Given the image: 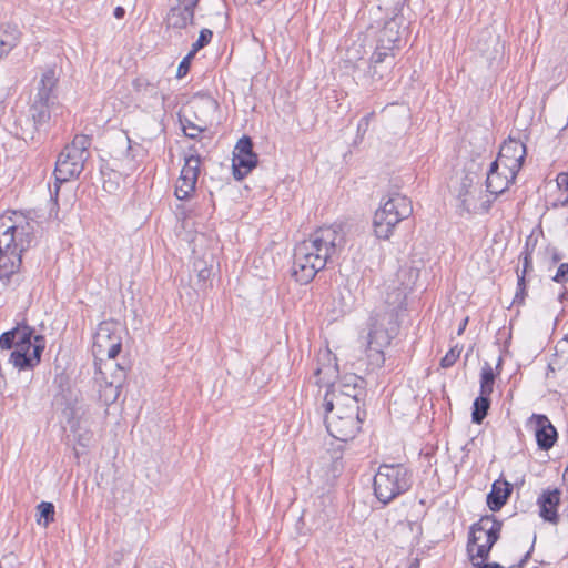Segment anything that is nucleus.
Segmentation results:
<instances>
[{
    "mask_svg": "<svg viewBox=\"0 0 568 568\" xmlns=\"http://www.w3.org/2000/svg\"><path fill=\"white\" fill-rule=\"evenodd\" d=\"M180 121L182 124L183 133L189 139H197L199 134L205 130L204 128L194 124L187 119H180Z\"/></svg>",
    "mask_w": 568,
    "mask_h": 568,
    "instance_id": "39",
    "label": "nucleus"
},
{
    "mask_svg": "<svg viewBox=\"0 0 568 568\" xmlns=\"http://www.w3.org/2000/svg\"><path fill=\"white\" fill-rule=\"evenodd\" d=\"M361 428H326L327 436L329 437L328 445L333 452L342 453L343 445L348 440L356 437Z\"/></svg>",
    "mask_w": 568,
    "mask_h": 568,
    "instance_id": "27",
    "label": "nucleus"
},
{
    "mask_svg": "<svg viewBox=\"0 0 568 568\" xmlns=\"http://www.w3.org/2000/svg\"><path fill=\"white\" fill-rule=\"evenodd\" d=\"M462 348L458 347V345L453 346L446 355L440 359V367L442 368H449L452 367L456 361L458 359L460 355Z\"/></svg>",
    "mask_w": 568,
    "mask_h": 568,
    "instance_id": "41",
    "label": "nucleus"
},
{
    "mask_svg": "<svg viewBox=\"0 0 568 568\" xmlns=\"http://www.w3.org/2000/svg\"><path fill=\"white\" fill-rule=\"evenodd\" d=\"M561 493L559 489H547L537 499L539 516L550 524H558V506L560 504Z\"/></svg>",
    "mask_w": 568,
    "mask_h": 568,
    "instance_id": "19",
    "label": "nucleus"
},
{
    "mask_svg": "<svg viewBox=\"0 0 568 568\" xmlns=\"http://www.w3.org/2000/svg\"><path fill=\"white\" fill-rule=\"evenodd\" d=\"M45 348V338L43 335H36L33 338L24 341L22 346H18L10 355V362L20 371L33 369L41 362L42 353Z\"/></svg>",
    "mask_w": 568,
    "mask_h": 568,
    "instance_id": "9",
    "label": "nucleus"
},
{
    "mask_svg": "<svg viewBox=\"0 0 568 568\" xmlns=\"http://www.w3.org/2000/svg\"><path fill=\"white\" fill-rule=\"evenodd\" d=\"M18 334V329H10L0 335V347L2 349L16 348L14 336Z\"/></svg>",
    "mask_w": 568,
    "mask_h": 568,
    "instance_id": "43",
    "label": "nucleus"
},
{
    "mask_svg": "<svg viewBox=\"0 0 568 568\" xmlns=\"http://www.w3.org/2000/svg\"><path fill=\"white\" fill-rule=\"evenodd\" d=\"M489 272H493V266L490 265V263L487 261V266L486 268L484 270V273H489Z\"/></svg>",
    "mask_w": 568,
    "mask_h": 568,
    "instance_id": "59",
    "label": "nucleus"
},
{
    "mask_svg": "<svg viewBox=\"0 0 568 568\" xmlns=\"http://www.w3.org/2000/svg\"><path fill=\"white\" fill-rule=\"evenodd\" d=\"M57 83L58 79L55 77L54 69H47L41 75L40 82L38 84V92L34 95L32 102L59 105L57 95L54 94Z\"/></svg>",
    "mask_w": 568,
    "mask_h": 568,
    "instance_id": "21",
    "label": "nucleus"
},
{
    "mask_svg": "<svg viewBox=\"0 0 568 568\" xmlns=\"http://www.w3.org/2000/svg\"><path fill=\"white\" fill-rule=\"evenodd\" d=\"M390 343L388 333L377 329H372L368 333V344L366 348L367 368L375 371L381 368L385 363V355L383 347Z\"/></svg>",
    "mask_w": 568,
    "mask_h": 568,
    "instance_id": "14",
    "label": "nucleus"
},
{
    "mask_svg": "<svg viewBox=\"0 0 568 568\" xmlns=\"http://www.w3.org/2000/svg\"><path fill=\"white\" fill-rule=\"evenodd\" d=\"M91 136L78 134L70 144L64 146V149L88 160L90 156L89 148L91 145Z\"/></svg>",
    "mask_w": 568,
    "mask_h": 568,
    "instance_id": "30",
    "label": "nucleus"
},
{
    "mask_svg": "<svg viewBox=\"0 0 568 568\" xmlns=\"http://www.w3.org/2000/svg\"><path fill=\"white\" fill-rule=\"evenodd\" d=\"M525 294H526L525 276L521 275L518 277L517 292H516L514 302L523 303Z\"/></svg>",
    "mask_w": 568,
    "mask_h": 568,
    "instance_id": "50",
    "label": "nucleus"
},
{
    "mask_svg": "<svg viewBox=\"0 0 568 568\" xmlns=\"http://www.w3.org/2000/svg\"><path fill=\"white\" fill-rule=\"evenodd\" d=\"M487 505L493 513H497V479L493 481L491 489L487 495Z\"/></svg>",
    "mask_w": 568,
    "mask_h": 568,
    "instance_id": "45",
    "label": "nucleus"
},
{
    "mask_svg": "<svg viewBox=\"0 0 568 568\" xmlns=\"http://www.w3.org/2000/svg\"><path fill=\"white\" fill-rule=\"evenodd\" d=\"M413 485V474L403 464H382L374 476V493L384 505L405 494Z\"/></svg>",
    "mask_w": 568,
    "mask_h": 568,
    "instance_id": "3",
    "label": "nucleus"
},
{
    "mask_svg": "<svg viewBox=\"0 0 568 568\" xmlns=\"http://www.w3.org/2000/svg\"><path fill=\"white\" fill-rule=\"evenodd\" d=\"M211 103H212L215 108L217 106V102H216V100H213V99H212V100H211Z\"/></svg>",
    "mask_w": 568,
    "mask_h": 568,
    "instance_id": "63",
    "label": "nucleus"
},
{
    "mask_svg": "<svg viewBox=\"0 0 568 568\" xmlns=\"http://www.w3.org/2000/svg\"><path fill=\"white\" fill-rule=\"evenodd\" d=\"M18 37L16 30L0 29V59L7 55L16 45Z\"/></svg>",
    "mask_w": 568,
    "mask_h": 568,
    "instance_id": "34",
    "label": "nucleus"
},
{
    "mask_svg": "<svg viewBox=\"0 0 568 568\" xmlns=\"http://www.w3.org/2000/svg\"><path fill=\"white\" fill-rule=\"evenodd\" d=\"M536 442L540 449H550L557 440V428H536Z\"/></svg>",
    "mask_w": 568,
    "mask_h": 568,
    "instance_id": "31",
    "label": "nucleus"
},
{
    "mask_svg": "<svg viewBox=\"0 0 568 568\" xmlns=\"http://www.w3.org/2000/svg\"><path fill=\"white\" fill-rule=\"evenodd\" d=\"M404 18L399 14H394L390 19L386 20L383 28L377 32L376 44L382 49H388L393 52L399 49L402 41L400 28Z\"/></svg>",
    "mask_w": 568,
    "mask_h": 568,
    "instance_id": "17",
    "label": "nucleus"
},
{
    "mask_svg": "<svg viewBox=\"0 0 568 568\" xmlns=\"http://www.w3.org/2000/svg\"><path fill=\"white\" fill-rule=\"evenodd\" d=\"M85 162L87 159L65 149L60 152L53 172L55 197L58 196L60 185L62 183L68 182L73 178H78L81 174Z\"/></svg>",
    "mask_w": 568,
    "mask_h": 568,
    "instance_id": "11",
    "label": "nucleus"
},
{
    "mask_svg": "<svg viewBox=\"0 0 568 568\" xmlns=\"http://www.w3.org/2000/svg\"><path fill=\"white\" fill-rule=\"evenodd\" d=\"M491 400L489 395L479 394L473 403L471 422L481 424L490 408Z\"/></svg>",
    "mask_w": 568,
    "mask_h": 568,
    "instance_id": "29",
    "label": "nucleus"
},
{
    "mask_svg": "<svg viewBox=\"0 0 568 568\" xmlns=\"http://www.w3.org/2000/svg\"><path fill=\"white\" fill-rule=\"evenodd\" d=\"M53 416L61 425L79 426L88 423L87 410L82 400L71 390H61L54 395L52 400Z\"/></svg>",
    "mask_w": 568,
    "mask_h": 568,
    "instance_id": "7",
    "label": "nucleus"
},
{
    "mask_svg": "<svg viewBox=\"0 0 568 568\" xmlns=\"http://www.w3.org/2000/svg\"><path fill=\"white\" fill-rule=\"evenodd\" d=\"M369 116H371V115H366V116H364L363 119H361V121H359V123H358V128H357V129H358V131H361V130H364V131H365V130L367 129V126H368V121H369Z\"/></svg>",
    "mask_w": 568,
    "mask_h": 568,
    "instance_id": "54",
    "label": "nucleus"
},
{
    "mask_svg": "<svg viewBox=\"0 0 568 568\" xmlns=\"http://www.w3.org/2000/svg\"><path fill=\"white\" fill-rule=\"evenodd\" d=\"M328 393L325 396V415H324V426H331L334 423V419L329 416V414L334 410L333 400L327 399Z\"/></svg>",
    "mask_w": 568,
    "mask_h": 568,
    "instance_id": "48",
    "label": "nucleus"
},
{
    "mask_svg": "<svg viewBox=\"0 0 568 568\" xmlns=\"http://www.w3.org/2000/svg\"><path fill=\"white\" fill-rule=\"evenodd\" d=\"M200 164L201 156L196 153L185 158V163L174 192L179 200H186L194 192L200 173Z\"/></svg>",
    "mask_w": 568,
    "mask_h": 568,
    "instance_id": "12",
    "label": "nucleus"
},
{
    "mask_svg": "<svg viewBox=\"0 0 568 568\" xmlns=\"http://www.w3.org/2000/svg\"><path fill=\"white\" fill-rule=\"evenodd\" d=\"M336 369L337 365L333 368L317 367L315 371V375L318 377L316 383L331 386L333 395L338 392L342 396L348 398V404H352L354 408H356L357 404H359L366 395V381L354 373H348L338 377L336 382L331 383V379L325 378V376L328 375L331 371L335 372Z\"/></svg>",
    "mask_w": 568,
    "mask_h": 568,
    "instance_id": "6",
    "label": "nucleus"
},
{
    "mask_svg": "<svg viewBox=\"0 0 568 568\" xmlns=\"http://www.w3.org/2000/svg\"><path fill=\"white\" fill-rule=\"evenodd\" d=\"M496 173H497V158L490 162L489 171H488L487 179H486L487 192H489L491 195H494V200L497 199V192H495L490 189L491 187L490 178Z\"/></svg>",
    "mask_w": 568,
    "mask_h": 568,
    "instance_id": "47",
    "label": "nucleus"
},
{
    "mask_svg": "<svg viewBox=\"0 0 568 568\" xmlns=\"http://www.w3.org/2000/svg\"><path fill=\"white\" fill-rule=\"evenodd\" d=\"M343 455L337 452L327 450L324 453L315 466V473L324 485L334 486L344 470Z\"/></svg>",
    "mask_w": 568,
    "mask_h": 568,
    "instance_id": "13",
    "label": "nucleus"
},
{
    "mask_svg": "<svg viewBox=\"0 0 568 568\" xmlns=\"http://www.w3.org/2000/svg\"><path fill=\"white\" fill-rule=\"evenodd\" d=\"M476 175L473 173H463L456 184L453 186V192L456 200L459 202L457 207L462 212L470 213L476 211L477 207L473 205L471 189L475 185Z\"/></svg>",
    "mask_w": 568,
    "mask_h": 568,
    "instance_id": "18",
    "label": "nucleus"
},
{
    "mask_svg": "<svg viewBox=\"0 0 568 568\" xmlns=\"http://www.w3.org/2000/svg\"><path fill=\"white\" fill-rule=\"evenodd\" d=\"M346 406L349 413L345 416L337 415L338 419L345 420V423H352L353 420H356L357 423L363 424L365 422L366 412L359 409V404H357L356 408H354L352 404H346Z\"/></svg>",
    "mask_w": 568,
    "mask_h": 568,
    "instance_id": "37",
    "label": "nucleus"
},
{
    "mask_svg": "<svg viewBox=\"0 0 568 568\" xmlns=\"http://www.w3.org/2000/svg\"><path fill=\"white\" fill-rule=\"evenodd\" d=\"M196 53H194L193 51H190L183 59L182 61L180 62L179 67H178V71H176V78L178 79H182L184 78L189 71H190V68H191V63H192V60L193 58L195 57Z\"/></svg>",
    "mask_w": 568,
    "mask_h": 568,
    "instance_id": "42",
    "label": "nucleus"
},
{
    "mask_svg": "<svg viewBox=\"0 0 568 568\" xmlns=\"http://www.w3.org/2000/svg\"><path fill=\"white\" fill-rule=\"evenodd\" d=\"M253 141L248 135H243L236 143L232 170L236 181H242L253 169L257 166L258 156L253 150Z\"/></svg>",
    "mask_w": 568,
    "mask_h": 568,
    "instance_id": "10",
    "label": "nucleus"
},
{
    "mask_svg": "<svg viewBox=\"0 0 568 568\" xmlns=\"http://www.w3.org/2000/svg\"><path fill=\"white\" fill-rule=\"evenodd\" d=\"M345 234L341 226H321L307 240L294 247L292 277L301 285L313 281L316 274L344 247Z\"/></svg>",
    "mask_w": 568,
    "mask_h": 568,
    "instance_id": "2",
    "label": "nucleus"
},
{
    "mask_svg": "<svg viewBox=\"0 0 568 568\" xmlns=\"http://www.w3.org/2000/svg\"><path fill=\"white\" fill-rule=\"evenodd\" d=\"M213 38V32L210 29H202L197 40L192 44L191 51L196 53L199 50L207 45Z\"/></svg>",
    "mask_w": 568,
    "mask_h": 568,
    "instance_id": "40",
    "label": "nucleus"
},
{
    "mask_svg": "<svg viewBox=\"0 0 568 568\" xmlns=\"http://www.w3.org/2000/svg\"><path fill=\"white\" fill-rule=\"evenodd\" d=\"M113 328L114 324L112 323L103 322L99 325L93 342V354L95 357L104 356V349L113 344V338H121Z\"/></svg>",
    "mask_w": 568,
    "mask_h": 568,
    "instance_id": "24",
    "label": "nucleus"
},
{
    "mask_svg": "<svg viewBox=\"0 0 568 568\" xmlns=\"http://www.w3.org/2000/svg\"><path fill=\"white\" fill-rule=\"evenodd\" d=\"M55 508L50 501H41L37 506V523L44 527L54 521Z\"/></svg>",
    "mask_w": 568,
    "mask_h": 568,
    "instance_id": "33",
    "label": "nucleus"
},
{
    "mask_svg": "<svg viewBox=\"0 0 568 568\" xmlns=\"http://www.w3.org/2000/svg\"><path fill=\"white\" fill-rule=\"evenodd\" d=\"M524 476L517 478L514 483H509L503 478V475L499 474V485L503 484L504 488L499 487V509L507 503L514 487H519L524 484Z\"/></svg>",
    "mask_w": 568,
    "mask_h": 568,
    "instance_id": "36",
    "label": "nucleus"
},
{
    "mask_svg": "<svg viewBox=\"0 0 568 568\" xmlns=\"http://www.w3.org/2000/svg\"><path fill=\"white\" fill-rule=\"evenodd\" d=\"M57 83L58 79L55 77L54 69H47L41 75L40 82L38 84V92L34 95L32 102L59 105L57 95L54 94Z\"/></svg>",
    "mask_w": 568,
    "mask_h": 568,
    "instance_id": "22",
    "label": "nucleus"
},
{
    "mask_svg": "<svg viewBox=\"0 0 568 568\" xmlns=\"http://www.w3.org/2000/svg\"><path fill=\"white\" fill-rule=\"evenodd\" d=\"M42 132H47V130L34 123L30 114L16 121V135L26 142L39 141Z\"/></svg>",
    "mask_w": 568,
    "mask_h": 568,
    "instance_id": "25",
    "label": "nucleus"
},
{
    "mask_svg": "<svg viewBox=\"0 0 568 568\" xmlns=\"http://www.w3.org/2000/svg\"><path fill=\"white\" fill-rule=\"evenodd\" d=\"M386 314L389 315V323L399 325V317L406 311V291L402 287H394L386 293Z\"/></svg>",
    "mask_w": 568,
    "mask_h": 568,
    "instance_id": "23",
    "label": "nucleus"
},
{
    "mask_svg": "<svg viewBox=\"0 0 568 568\" xmlns=\"http://www.w3.org/2000/svg\"><path fill=\"white\" fill-rule=\"evenodd\" d=\"M552 281L559 284H564L568 281V263H561L552 276Z\"/></svg>",
    "mask_w": 568,
    "mask_h": 568,
    "instance_id": "46",
    "label": "nucleus"
},
{
    "mask_svg": "<svg viewBox=\"0 0 568 568\" xmlns=\"http://www.w3.org/2000/svg\"><path fill=\"white\" fill-rule=\"evenodd\" d=\"M527 426H554L551 422L548 419L546 415L542 414H532L528 422Z\"/></svg>",
    "mask_w": 568,
    "mask_h": 568,
    "instance_id": "44",
    "label": "nucleus"
},
{
    "mask_svg": "<svg viewBox=\"0 0 568 568\" xmlns=\"http://www.w3.org/2000/svg\"><path fill=\"white\" fill-rule=\"evenodd\" d=\"M211 274H212L211 268L203 267V268L197 270V277L200 281H202L204 283L210 278Z\"/></svg>",
    "mask_w": 568,
    "mask_h": 568,
    "instance_id": "52",
    "label": "nucleus"
},
{
    "mask_svg": "<svg viewBox=\"0 0 568 568\" xmlns=\"http://www.w3.org/2000/svg\"><path fill=\"white\" fill-rule=\"evenodd\" d=\"M99 372L103 375L104 385H101L99 398L104 405L113 404L121 392L122 385L126 378L125 368L121 364H116V369L111 373L110 379L106 378V372L99 366Z\"/></svg>",
    "mask_w": 568,
    "mask_h": 568,
    "instance_id": "15",
    "label": "nucleus"
},
{
    "mask_svg": "<svg viewBox=\"0 0 568 568\" xmlns=\"http://www.w3.org/2000/svg\"><path fill=\"white\" fill-rule=\"evenodd\" d=\"M561 260V254L557 251H554L551 255V261L554 264H557Z\"/></svg>",
    "mask_w": 568,
    "mask_h": 568,
    "instance_id": "58",
    "label": "nucleus"
},
{
    "mask_svg": "<svg viewBox=\"0 0 568 568\" xmlns=\"http://www.w3.org/2000/svg\"><path fill=\"white\" fill-rule=\"evenodd\" d=\"M497 542V518L495 515L483 516L469 530L467 555L469 560L489 557Z\"/></svg>",
    "mask_w": 568,
    "mask_h": 568,
    "instance_id": "5",
    "label": "nucleus"
},
{
    "mask_svg": "<svg viewBox=\"0 0 568 568\" xmlns=\"http://www.w3.org/2000/svg\"><path fill=\"white\" fill-rule=\"evenodd\" d=\"M72 434H68L67 437L75 442L74 452L79 456L83 454L93 442V433L90 428H71Z\"/></svg>",
    "mask_w": 568,
    "mask_h": 568,
    "instance_id": "28",
    "label": "nucleus"
},
{
    "mask_svg": "<svg viewBox=\"0 0 568 568\" xmlns=\"http://www.w3.org/2000/svg\"><path fill=\"white\" fill-rule=\"evenodd\" d=\"M496 374L488 362H485L480 371V394L489 395L493 393Z\"/></svg>",
    "mask_w": 568,
    "mask_h": 568,
    "instance_id": "32",
    "label": "nucleus"
},
{
    "mask_svg": "<svg viewBox=\"0 0 568 568\" xmlns=\"http://www.w3.org/2000/svg\"><path fill=\"white\" fill-rule=\"evenodd\" d=\"M125 139H126V142H128V148H126V150H128V152H130V151H131V149H132V146H131V140H130V138H129L128 135H125Z\"/></svg>",
    "mask_w": 568,
    "mask_h": 568,
    "instance_id": "60",
    "label": "nucleus"
},
{
    "mask_svg": "<svg viewBox=\"0 0 568 568\" xmlns=\"http://www.w3.org/2000/svg\"><path fill=\"white\" fill-rule=\"evenodd\" d=\"M58 109L59 105L31 102L29 114L31 115V119L34 121V123L43 126L48 131L50 128L52 114L55 113Z\"/></svg>",
    "mask_w": 568,
    "mask_h": 568,
    "instance_id": "26",
    "label": "nucleus"
},
{
    "mask_svg": "<svg viewBox=\"0 0 568 568\" xmlns=\"http://www.w3.org/2000/svg\"><path fill=\"white\" fill-rule=\"evenodd\" d=\"M122 349V338H113V344H111L106 349H104V355L108 357V362L104 363V368L114 372L116 369L115 358L120 354Z\"/></svg>",
    "mask_w": 568,
    "mask_h": 568,
    "instance_id": "35",
    "label": "nucleus"
},
{
    "mask_svg": "<svg viewBox=\"0 0 568 568\" xmlns=\"http://www.w3.org/2000/svg\"><path fill=\"white\" fill-rule=\"evenodd\" d=\"M395 52L388 49H382L376 44L375 50L369 59L368 74L373 80H381L386 71L394 65Z\"/></svg>",
    "mask_w": 568,
    "mask_h": 568,
    "instance_id": "20",
    "label": "nucleus"
},
{
    "mask_svg": "<svg viewBox=\"0 0 568 568\" xmlns=\"http://www.w3.org/2000/svg\"><path fill=\"white\" fill-rule=\"evenodd\" d=\"M113 16L116 18V19H122L124 16H125V9L121 6H118L115 9H114V12H113Z\"/></svg>",
    "mask_w": 568,
    "mask_h": 568,
    "instance_id": "53",
    "label": "nucleus"
},
{
    "mask_svg": "<svg viewBox=\"0 0 568 568\" xmlns=\"http://www.w3.org/2000/svg\"><path fill=\"white\" fill-rule=\"evenodd\" d=\"M38 222L19 211L0 216V282L3 286L18 283L22 256L38 243Z\"/></svg>",
    "mask_w": 568,
    "mask_h": 568,
    "instance_id": "1",
    "label": "nucleus"
},
{
    "mask_svg": "<svg viewBox=\"0 0 568 568\" xmlns=\"http://www.w3.org/2000/svg\"><path fill=\"white\" fill-rule=\"evenodd\" d=\"M474 440H475V439H474V438H471V439H470V442H469V443H467V444H465L464 446H462V448H463V449H467V446H468L469 444H474Z\"/></svg>",
    "mask_w": 568,
    "mask_h": 568,
    "instance_id": "61",
    "label": "nucleus"
},
{
    "mask_svg": "<svg viewBox=\"0 0 568 568\" xmlns=\"http://www.w3.org/2000/svg\"><path fill=\"white\" fill-rule=\"evenodd\" d=\"M489 557L477 558V560H469L473 568H497V561H488Z\"/></svg>",
    "mask_w": 568,
    "mask_h": 568,
    "instance_id": "49",
    "label": "nucleus"
},
{
    "mask_svg": "<svg viewBox=\"0 0 568 568\" xmlns=\"http://www.w3.org/2000/svg\"><path fill=\"white\" fill-rule=\"evenodd\" d=\"M477 258L483 260L484 258L483 254H477Z\"/></svg>",
    "mask_w": 568,
    "mask_h": 568,
    "instance_id": "64",
    "label": "nucleus"
},
{
    "mask_svg": "<svg viewBox=\"0 0 568 568\" xmlns=\"http://www.w3.org/2000/svg\"><path fill=\"white\" fill-rule=\"evenodd\" d=\"M413 213L412 202L408 197L394 193L375 212L373 226L377 239L388 240L395 226Z\"/></svg>",
    "mask_w": 568,
    "mask_h": 568,
    "instance_id": "4",
    "label": "nucleus"
},
{
    "mask_svg": "<svg viewBox=\"0 0 568 568\" xmlns=\"http://www.w3.org/2000/svg\"><path fill=\"white\" fill-rule=\"evenodd\" d=\"M13 329H18V334L14 336L16 348L18 346H22L24 341H28V338H33L36 336L34 328L27 324H18Z\"/></svg>",
    "mask_w": 568,
    "mask_h": 568,
    "instance_id": "38",
    "label": "nucleus"
},
{
    "mask_svg": "<svg viewBox=\"0 0 568 568\" xmlns=\"http://www.w3.org/2000/svg\"><path fill=\"white\" fill-rule=\"evenodd\" d=\"M467 323H468V318L467 317L462 321V323L459 324V327L457 329V335H462L464 333Z\"/></svg>",
    "mask_w": 568,
    "mask_h": 568,
    "instance_id": "57",
    "label": "nucleus"
},
{
    "mask_svg": "<svg viewBox=\"0 0 568 568\" xmlns=\"http://www.w3.org/2000/svg\"><path fill=\"white\" fill-rule=\"evenodd\" d=\"M490 204H491V200H489V199L483 201L480 204L481 212H487L490 207Z\"/></svg>",
    "mask_w": 568,
    "mask_h": 568,
    "instance_id": "55",
    "label": "nucleus"
},
{
    "mask_svg": "<svg viewBox=\"0 0 568 568\" xmlns=\"http://www.w3.org/2000/svg\"><path fill=\"white\" fill-rule=\"evenodd\" d=\"M525 155L526 146L520 140L509 138L499 146V166L503 164V166L508 171V174L499 172V175H505L507 184L515 181L517 173L521 169ZM507 187L508 185L499 190V195Z\"/></svg>",
    "mask_w": 568,
    "mask_h": 568,
    "instance_id": "8",
    "label": "nucleus"
},
{
    "mask_svg": "<svg viewBox=\"0 0 568 568\" xmlns=\"http://www.w3.org/2000/svg\"><path fill=\"white\" fill-rule=\"evenodd\" d=\"M557 185L568 191V172H560L556 179Z\"/></svg>",
    "mask_w": 568,
    "mask_h": 568,
    "instance_id": "51",
    "label": "nucleus"
},
{
    "mask_svg": "<svg viewBox=\"0 0 568 568\" xmlns=\"http://www.w3.org/2000/svg\"><path fill=\"white\" fill-rule=\"evenodd\" d=\"M530 267H531V257L529 255H526L524 258V273H526L527 270Z\"/></svg>",
    "mask_w": 568,
    "mask_h": 568,
    "instance_id": "56",
    "label": "nucleus"
},
{
    "mask_svg": "<svg viewBox=\"0 0 568 568\" xmlns=\"http://www.w3.org/2000/svg\"><path fill=\"white\" fill-rule=\"evenodd\" d=\"M200 0H175L168 13L166 22L169 28L185 29L194 22V9Z\"/></svg>",
    "mask_w": 568,
    "mask_h": 568,
    "instance_id": "16",
    "label": "nucleus"
},
{
    "mask_svg": "<svg viewBox=\"0 0 568 568\" xmlns=\"http://www.w3.org/2000/svg\"><path fill=\"white\" fill-rule=\"evenodd\" d=\"M418 565H419V562H418V560H416L415 562H413V564L410 565V567H409V568H417V567H418Z\"/></svg>",
    "mask_w": 568,
    "mask_h": 568,
    "instance_id": "62",
    "label": "nucleus"
}]
</instances>
